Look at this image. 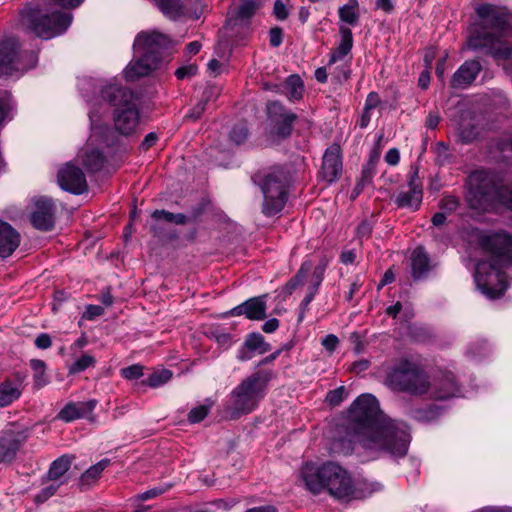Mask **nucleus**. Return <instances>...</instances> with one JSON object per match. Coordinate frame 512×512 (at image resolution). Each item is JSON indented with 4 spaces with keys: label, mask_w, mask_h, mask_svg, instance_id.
<instances>
[{
    "label": "nucleus",
    "mask_w": 512,
    "mask_h": 512,
    "mask_svg": "<svg viewBox=\"0 0 512 512\" xmlns=\"http://www.w3.org/2000/svg\"><path fill=\"white\" fill-rule=\"evenodd\" d=\"M399 160H400V153L397 148H391L387 151V153L385 155V161L389 165L394 166L399 163Z\"/></svg>",
    "instance_id": "nucleus-60"
},
{
    "label": "nucleus",
    "mask_w": 512,
    "mask_h": 512,
    "mask_svg": "<svg viewBox=\"0 0 512 512\" xmlns=\"http://www.w3.org/2000/svg\"><path fill=\"white\" fill-rule=\"evenodd\" d=\"M301 478L313 494L325 491L342 503L365 499L381 489L379 483L355 480L351 472L333 461L325 462L317 468L305 465L301 469Z\"/></svg>",
    "instance_id": "nucleus-2"
},
{
    "label": "nucleus",
    "mask_w": 512,
    "mask_h": 512,
    "mask_svg": "<svg viewBox=\"0 0 512 512\" xmlns=\"http://www.w3.org/2000/svg\"><path fill=\"white\" fill-rule=\"evenodd\" d=\"M329 259L326 256H323L317 266L313 270L311 283L315 285V287H320L323 279L325 271L328 267Z\"/></svg>",
    "instance_id": "nucleus-43"
},
{
    "label": "nucleus",
    "mask_w": 512,
    "mask_h": 512,
    "mask_svg": "<svg viewBox=\"0 0 512 512\" xmlns=\"http://www.w3.org/2000/svg\"><path fill=\"white\" fill-rule=\"evenodd\" d=\"M211 94V90H205L203 92L201 99L193 108L190 109V111L186 114L185 118L192 121L198 120L204 113Z\"/></svg>",
    "instance_id": "nucleus-39"
},
{
    "label": "nucleus",
    "mask_w": 512,
    "mask_h": 512,
    "mask_svg": "<svg viewBox=\"0 0 512 512\" xmlns=\"http://www.w3.org/2000/svg\"><path fill=\"white\" fill-rule=\"evenodd\" d=\"M158 63L150 61L146 56L139 55V59L130 62L124 70L127 81H135L140 77L148 75Z\"/></svg>",
    "instance_id": "nucleus-24"
},
{
    "label": "nucleus",
    "mask_w": 512,
    "mask_h": 512,
    "mask_svg": "<svg viewBox=\"0 0 512 512\" xmlns=\"http://www.w3.org/2000/svg\"><path fill=\"white\" fill-rule=\"evenodd\" d=\"M58 183L60 187L73 194H82L87 191L88 184L81 168L67 164L58 171Z\"/></svg>",
    "instance_id": "nucleus-17"
},
{
    "label": "nucleus",
    "mask_w": 512,
    "mask_h": 512,
    "mask_svg": "<svg viewBox=\"0 0 512 512\" xmlns=\"http://www.w3.org/2000/svg\"><path fill=\"white\" fill-rule=\"evenodd\" d=\"M376 161L377 159L370 158L368 163L362 169L360 181H363L366 184L371 183L375 173Z\"/></svg>",
    "instance_id": "nucleus-49"
},
{
    "label": "nucleus",
    "mask_w": 512,
    "mask_h": 512,
    "mask_svg": "<svg viewBox=\"0 0 512 512\" xmlns=\"http://www.w3.org/2000/svg\"><path fill=\"white\" fill-rule=\"evenodd\" d=\"M343 432L344 435L334 445L346 455L354 451L355 445L395 457H403L408 452V427L385 415L380 410L378 400L371 394H362L351 404Z\"/></svg>",
    "instance_id": "nucleus-1"
},
{
    "label": "nucleus",
    "mask_w": 512,
    "mask_h": 512,
    "mask_svg": "<svg viewBox=\"0 0 512 512\" xmlns=\"http://www.w3.org/2000/svg\"><path fill=\"white\" fill-rule=\"evenodd\" d=\"M356 259V253L354 250L343 251L340 255V261L345 264H352Z\"/></svg>",
    "instance_id": "nucleus-63"
},
{
    "label": "nucleus",
    "mask_w": 512,
    "mask_h": 512,
    "mask_svg": "<svg viewBox=\"0 0 512 512\" xmlns=\"http://www.w3.org/2000/svg\"><path fill=\"white\" fill-rule=\"evenodd\" d=\"M458 136L462 143L468 144L477 138L478 131L474 125H464L463 122H461L458 127Z\"/></svg>",
    "instance_id": "nucleus-41"
},
{
    "label": "nucleus",
    "mask_w": 512,
    "mask_h": 512,
    "mask_svg": "<svg viewBox=\"0 0 512 512\" xmlns=\"http://www.w3.org/2000/svg\"><path fill=\"white\" fill-rule=\"evenodd\" d=\"M358 1L357 0H349L347 4L341 6L338 10L339 18L341 21L355 26L359 21V14L357 12Z\"/></svg>",
    "instance_id": "nucleus-32"
},
{
    "label": "nucleus",
    "mask_w": 512,
    "mask_h": 512,
    "mask_svg": "<svg viewBox=\"0 0 512 512\" xmlns=\"http://www.w3.org/2000/svg\"><path fill=\"white\" fill-rule=\"evenodd\" d=\"M171 38L158 31L140 32L134 41L133 47L138 55L146 56L150 61L158 63L161 51L171 45Z\"/></svg>",
    "instance_id": "nucleus-12"
},
{
    "label": "nucleus",
    "mask_w": 512,
    "mask_h": 512,
    "mask_svg": "<svg viewBox=\"0 0 512 512\" xmlns=\"http://www.w3.org/2000/svg\"><path fill=\"white\" fill-rule=\"evenodd\" d=\"M21 391L17 384L5 381L0 385V407L10 405L14 400L18 399Z\"/></svg>",
    "instance_id": "nucleus-31"
},
{
    "label": "nucleus",
    "mask_w": 512,
    "mask_h": 512,
    "mask_svg": "<svg viewBox=\"0 0 512 512\" xmlns=\"http://www.w3.org/2000/svg\"><path fill=\"white\" fill-rule=\"evenodd\" d=\"M103 313H104L103 307H101L99 305H88L83 316L86 319L92 320L98 316H101Z\"/></svg>",
    "instance_id": "nucleus-55"
},
{
    "label": "nucleus",
    "mask_w": 512,
    "mask_h": 512,
    "mask_svg": "<svg viewBox=\"0 0 512 512\" xmlns=\"http://www.w3.org/2000/svg\"><path fill=\"white\" fill-rule=\"evenodd\" d=\"M56 208L51 199L41 197L34 201V210L30 221L34 228L41 231H50L55 225Z\"/></svg>",
    "instance_id": "nucleus-16"
},
{
    "label": "nucleus",
    "mask_w": 512,
    "mask_h": 512,
    "mask_svg": "<svg viewBox=\"0 0 512 512\" xmlns=\"http://www.w3.org/2000/svg\"><path fill=\"white\" fill-rule=\"evenodd\" d=\"M429 397L433 400H447L460 393L455 375L450 371H439L430 381Z\"/></svg>",
    "instance_id": "nucleus-15"
},
{
    "label": "nucleus",
    "mask_w": 512,
    "mask_h": 512,
    "mask_svg": "<svg viewBox=\"0 0 512 512\" xmlns=\"http://www.w3.org/2000/svg\"><path fill=\"white\" fill-rule=\"evenodd\" d=\"M72 16L66 12L42 14L37 8H26L21 12L23 28L42 39H51L63 34L71 24Z\"/></svg>",
    "instance_id": "nucleus-9"
},
{
    "label": "nucleus",
    "mask_w": 512,
    "mask_h": 512,
    "mask_svg": "<svg viewBox=\"0 0 512 512\" xmlns=\"http://www.w3.org/2000/svg\"><path fill=\"white\" fill-rule=\"evenodd\" d=\"M101 96L114 107L115 129L125 136L134 133L140 120L136 94L130 88L111 83L102 88Z\"/></svg>",
    "instance_id": "nucleus-6"
},
{
    "label": "nucleus",
    "mask_w": 512,
    "mask_h": 512,
    "mask_svg": "<svg viewBox=\"0 0 512 512\" xmlns=\"http://www.w3.org/2000/svg\"><path fill=\"white\" fill-rule=\"evenodd\" d=\"M104 162L105 157L98 149L86 151L83 155V165L91 172L100 171Z\"/></svg>",
    "instance_id": "nucleus-33"
},
{
    "label": "nucleus",
    "mask_w": 512,
    "mask_h": 512,
    "mask_svg": "<svg viewBox=\"0 0 512 512\" xmlns=\"http://www.w3.org/2000/svg\"><path fill=\"white\" fill-rule=\"evenodd\" d=\"M172 375L173 373L169 369L155 370L142 383L151 388H157L169 382Z\"/></svg>",
    "instance_id": "nucleus-34"
},
{
    "label": "nucleus",
    "mask_w": 512,
    "mask_h": 512,
    "mask_svg": "<svg viewBox=\"0 0 512 512\" xmlns=\"http://www.w3.org/2000/svg\"><path fill=\"white\" fill-rule=\"evenodd\" d=\"M323 347L329 351V352H333L338 343H339V340H338V337L334 334H329V335H326L322 341H321Z\"/></svg>",
    "instance_id": "nucleus-53"
},
{
    "label": "nucleus",
    "mask_w": 512,
    "mask_h": 512,
    "mask_svg": "<svg viewBox=\"0 0 512 512\" xmlns=\"http://www.w3.org/2000/svg\"><path fill=\"white\" fill-rule=\"evenodd\" d=\"M63 484H66V479L58 482V483H53L45 488H43L36 496H35V502L36 503H44L45 501H47L50 497H52L56 492L57 490L59 489V487Z\"/></svg>",
    "instance_id": "nucleus-44"
},
{
    "label": "nucleus",
    "mask_w": 512,
    "mask_h": 512,
    "mask_svg": "<svg viewBox=\"0 0 512 512\" xmlns=\"http://www.w3.org/2000/svg\"><path fill=\"white\" fill-rule=\"evenodd\" d=\"M482 66L477 60L465 61L452 75L450 86L453 89H465L469 87L478 74Z\"/></svg>",
    "instance_id": "nucleus-21"
},
{
    "label": "nucleus",
    "mask_w": 512,
    "mask_h": 512,
    "mask_svg": "<svg viewBox=\"0 0 512 512\" xmlns=\"http://www.w3.org/2000/svg\"><path fill=\"white\" fill-rule=\"evenodd\" d=\"M197 71V68L193 65H189V66H182V67H179L176 71H175V76L179 79V80H182L186 77H191L192 75H194Z\"/></svg>",
    "instance_id": "nucleus-56"
},
{
    "label": "nucleus",
    "mask_w": 512,
    "mask_h": 512,
    "mask_svg": "<svg viewBox=\"0 0 512 512\" xmlns=\"http://www.w3.org/2000/svg\"><path fill=\"white\" fill-rule=\"evenodd\" d=\"M95 359L91 355H82L70 368V373H79L93 366Z\"/></svg>",
    "instance_id": "nucleus-46"
},
{
    "label": "nucleus",
    "mask_w": 512,
    "mask_h": 512,
    "mask_svg": "<svg viewBox=\"0 0 512 512\" xmlns=\"http://www.w3.org/2000/svg\"><path fill=\"white\" fill-rule=\"evenodd\" d=\"M210 407V405L203 404L192 408L188 413V421L192 424L201 422L208 415Z\"/></svg>",
    "instance_id": "nucleus-45"
},
{
    "label": "nucleus",
    "mask_w": 512,
    "mask_h": 512,
    "mask_svg": "<svg viewBox=\"0 0 512 512\" xmlns=\"http://www.w3.org/2000/svg\"><path fill=\"white\" fill-rule=\"evenodd\" d=\"M158 140V136L156 135V133L154 132H151L149 134H147L145 136V138L143 139L140 147L143 149V150H148L150 147H152L153 145H155L156 141Z\"/></svg>",
    "instance_id": "nucleus-61"
},
{
    "label": "nucleus",
    "mask_w": 512,
    "mask_h": 512,
    "mask_svg": "<svg viewBox=\"0 0 512 512\" xmlns=\"http://www.w3.org/2000/svg\"><path fill=\"white\" fill-rule=\"evenodd\" d=\"M244 347L250 351L258 350L260 354L270 351L271 346L265 342L264 337L260 333H251L244 342Z\"/></svg>",
    "instance_id": "nucleus-35"
},
{
    "label": "nucleus",
    "mask_w": 512,
    "mask_h": 512,
    "mask_svg": "<svg viewBox=\"0 0 512 512\" xmlns=\"http://www.w3.org/2000/svg\"><path fill=\"white\" fill-rule=\"evenodd\" d=\"M34 343L39 349H48L52 345V340L49 334L41 333L36 337Z\"/></svg>",
    "instance_id": "nucleus-57"
},
{
    "label": "nucleus",
    "mask_w": 512,
    "mask_h": 512,
    "mask_svg": "<svg viewBox=\"0 0 512 512\" xmlns=\"http://www.w3.org/2000/svg\"><path fill=\"white\" fill-rule=\"evenodd\" d=\"M27 439L28 431L25 428L4 430L0 435V463H11Z\"/></svg>",
    "instance_id": "nucleus-14"
},
{
    "label": "nucleus",
    "mask_w": 512,
    "mask_h": 512,
    "mask_svg": "<svg viewBox=\"0 0 512 512\" xmlns=\"http://www.w3.org/2000/svg\"><path fill=\"white\" fill-rule=\"evenodd\" d=\"M342 173L341 148L337 144L328 147L323 155L320 176L328 184L336 181Z\"/></svg>",
    "instance_id": "nucleus-19"
},
{
    "label": "nucleus",
    "mask_w": 512,
    "mask_h": 512,
    "mask_svg": "<svg viewBox=\"0 0 512 512\" xmlns=\"http://www.w3.org/2000/svg\"><path fill=\"white\" fill-rule=\"evenodd\" d=\"M345 398V388L344 386H340L334 390H331L326 395V401L332 405H339Z\"/></svg>",
    "instance_id": "nucleus-48"
},
{
    "label": "nucleus",
    "mask_w": 512,
    "mask_h": 512,
    "mask_svg": "<svg viewBox=\"0 0 512 512\" xmlns=\"http://www.w3.org/2000/svg\"><path fill=\"white\" fill-rule=\"evenodd\" d=\"M274 377L270 370L257 371L242 380L231 392L230 419L252 412L265 396L266 387Z\"/></svg>",
    "instance_id": "nucleus-7"
},
{
    "label": "nucleus",
    "mask_w": 512,
    "mask_h": 512,
    "mask_svg": "<svg viewBox=\"0 0 512 512\" xmlns=\"http://www.w3.org/2000/svg\"><path fill=\"white\" fill-rule=\"evenodd\" d=\"M266 298V294L252 297L231 309L228 314L230 316L245 315L250 320H263L266 318Z\"/></svg>",
    "instance_id": "nucleus-20"
},
{
    "label": "nucleus",
    "mask_w": 512,
    "mask_h": 512,
    "mask_svg": "<svg viewBox=\"0 0 512 512\" xmlns=\"http://www.w3.org/2000/svg\"><path fill=\"white\" fill-rule=\"evenodd\" d=\"M269 41L272 47H279L283 41V30L280 27L271 28L269 31Z\"/></svg>",
    "instance_id": "nucleus-52"
},
{
    "label": "nucleus",
    "mask_w": 512,
    "mask_h": 512,
    "mask_svg": "<svg viewBox=\"0 0 512 512\" xmlns=\"http://www.w3.org/2000/svg\"><path fill=\"white\" fill-rule=\"evenodd\" d=\"M285 94L290 100H299L303 96L304 84L301 78L296 75H290L285 81Z\"/></svg>",
    "instance_id": "nucleus-30"
},
{
    "label": "nucleus",
    "mask_w": 512,
    "mask_h": 512,
    "mask_svg": "<svg viewBox=\"0 0 512 512\" xmlns=\"http://www.w3.org/2000/svg\"><path fill=\"white\" fill-rule=\"evenodd\" d=\"M259 8L257 0H244L238 8L237 18L241 21L249 20Z\"/></svg>",
    "instance_id": "nucleus-40"
},
{
    "label": "nucleus",
    "mask_w": 512,
    "mask_h": 512,
    "mask_svg": "<svg viewBox=\"0 0 512 512\" xmlns=\"http://www.w3.org/2000/svg\"><path fill=\"white\" fill-rule=\"evenodd\" d=\"M430 259L423 247H417L411 256V270L414 280L426 278L430 271Z\"/></svg>",
    "instance_id": "nucleus-25"
},
{
    "label": "nucleus",
    "mask_w": 512,
    "mask_h": 512,
    "mask_svg": "<svg viewBox=\"0 0 512 512\" xmlns=\"http://www.w3.org/2000/svg\"><path fill=\"white\" fill-rule=\"evenodd\" d=\"M151 217L156 221L164 220L166 222L175 223L177 225H185L189 221V218L183 213L174 214L164 209L155 210Z\"/></svg>",
    "instance_id": "nucleus-36"
},
{
    "label": "nucleus",
    "mask_w": 512,
    "mask_h": 512,
    "mask_svg": "<svg viewBox=\"0 0 512 512\" xmlns=\"http://www.w3.org/2000/svg\"><path fill=\"white\" fill-rule=\"evenodd\" d=\"M109 464V459H102L95 465L88 468L80 477V489H88L92 484H94L100 478L101 473L104 471L106 467H108Z\"/></svg>",
    "instance_id": "nucleus-28"
},
{
    "label": "nucleus",
    "mask_w": 512,
    "mask_h": 512,
    "mask_svg": "<svg viewBox=\"0 0 512 512\" xmlns=\"http://www.w3.org/2000/svg\"><path fill=\"white\" fill-rule=\"evenodd\" d=\"M278 327H279V320L276 318H271L263 324L262 330L265 333H273L278 329Z\"/></svg>",
    "instance_id": "nucleus-62"
},
{
    "label": "nucleus",
    "mask_w": 512,
    "mask_h": 512,
    "mask_svg": "<svg viewBox=\"0 0 512 512\" xmlns=\"http://www.w3.org/2000/svg\"><path fill=\"white\" fill-rule=\"evenodd\" d=\"M30 366H31L32 370L34 371V375H33L34 385L37 388H41L44 385H46L48 380H47V377L45 374V370H46L45 362L40 359H32L30 361Z\"/></svg>",
    "instance_id": "nucleus-38"
},
{
    "label": "nucleus",
    "mask_w": 512,
    "mask_h": 512,
    "mask_svg": "<svg viewBox=\"0 0 512 512\" xmlns=\"http://www.w3.org/2000/svg\"><path fill=\"white\" fill-rule=\"evenodd\" d=\"M468 352L472 356H484L487 352V344L486 342H477L474 344H471V346L468 349Z\"/></svg>",
    "instance_id": "nucleus-58"
},
{
    "label": "nucleus",
    "mask_w": 512,
    "mask_h": 512,
    "mask_svg": "<svg viewBox=\"0 0 512 512\" xmlns=\"http://www.w3.org/2000/svg\"><path fill=\"white\" fill-rule=\"evenodd\" d=\"M248 134V128L245 124H236L229 133V139L236 145H240L247 140Z\"/></svg>",
    "instance_id": "nucleus-42"
},
{
    "label": "nucleus",
    "mask_w": 512,
    "mask_h": 512,
    "mask_svg": "<svg viewBox=\"0 0 512 512\" xmlns=\"http://www.w3.org/2000/svg\"><path fill=\"white\" fill-rule=\"evenodd\" d=\"M466 188L465 201L470 209L490 212L498 205H504L512 211V183L502 185L495 173L473 171L467 177Z\"/></svg>",
    "instance_id": "nucleus-5"
},
{
    "label": "nucleus",
    "mask_w": 512,
    "mask_h": 512,
    "mask_svg": "<svg viewBox=\"0 0 512 512\" xmlns=\"http://www.w3.org/2000/svg\"><path fill=\"white\" fill-rule=\"evenodd\" d=\"M273 14L278 20H286L289 16V11L286 8V5L282 2V0H276L274 2Z\"/></svg>",
    "instance_id": "nucleus-51"
},
{
    "label": "nucleus",
    "mask_w": 512,
    "mask_h": 512,
    "mask_svg": "<svg viewBox=\"0 0 512 512\" xmlns=\"http://www.w3.org/2000/svg\"><path fill=\"white\" fill-rule=\"evenodd\" d=\"M443 408L436 404H430L422 408L411 409L409 414L412 419L422 422L429 423L435 421L442 414Z\"/></svg>",
    "instance_id": "nucleus-29"
},
{
    "label": "nucleus",
    "mask_w": 512,
    "mask_h": 512,
    "mask_svg": "<svg viewBox=\"0 0 512 512\" xmlns=\"http://www.w3.org/2000/svg\"><path fill=\"white\" fill-rule=\"evenodd\" d=\"M36 62V54L31 51L22 52L16 38L9 37L0 41V76L27 71L33 68Z\"/></svg>",
    "instance_id": "nucleus-10"
},
{
    "label": "nucleus",
    "mask_w": 512,
    "mask_h": 512,
    "mask_svg": "<svg viewBox=\"0 0 512 512\" xmlns=\"http://www.w3.org/2000/svg\"><path fill=\"white\" fill-rule=\"evenodd\" d=\"M478 244L492 263L477 264L475 282L484 295L499 298L508 288L507 275L499 267L512 266V235L504 231L481 234Z\"/></svg>",
    "instance_id": "nucleus-3"
},
{
    "label": "nucleus",
    "mask_w": 512,
    "mask_h": 512,
    "mask_svg": "<svg viewBox=\"0 0 512 512\" xmlns=\"http://www.w3.org/2000/svg\"><path fill=\"white\" fill-rule=\"evenodd\" d=\"M96 400L70 402L58 413V418L65 422L88 417L96 407Z\"/></svg>",
    "instance_id": "nucleus-22"
},
{
    "label": "nucleus",
    "mask_w": 512,
    "mask_h": 512,
    "mask_svg": "<svg viewBox=\"0 0 512 512\" xmlns=\"http://www.w3.org/2000/svg\"><path fill=\"white\" fill-rule=\"evenodd\" d=\"M408 186V191H402L396 195L394 203L398 208H409L416 211L419 209L423 198L422 184L418 177V168H415L410 174Z\"/></svg>",
    "instance_id": "nucleus-18"
},
{
    "label": "nucleus",
    "mask_w": 512,
    "mask_h": 512,
    "mask_svg": "<svg viewBox=\"0 0 512 512\" xmlns=\"http://www.w3.org/2000/svg\"><path fill=\"white\" fill-rule=\"evenodd\" d=\"M312 268L311 261H305L301 264L300 269L296 273L294 277H292L286 284L285 290L288 293H292V291L299 285H302L307 277V274L310 272Z\"/></svg>",
    "instance_id": "nucleus-37"
},
{
    "label": "nucleus",
    "mask_w": 512,
    "mask_h": 512,
    "mask_svg": "<svg viewBox=\"0 0 512 512\" xmlns=\"http://www.w3.org/2000/svg\"><path fill=\"white\" fill-rule=\"evenodd\" d=\"M121 376L127 380H136L143 376V366L134 364L121 369Z\"/></svg>",
    "instance_id": "nucleus-47"
},
{
    "label": "nucleus",
    "mask_w": 512,
    "mask_h": 512,
    "mask_svg": "<svg viewBox=\"0 0 512 512\" xmlns=\"http://www.w3.org/2000/svg\"><path fill=\"white\" fill-rule=\"evenodd\" d=\"M267 117L273 125L275 135L285 139L292 134L293 124L298 116L287 110L280 102L272 101L267 104Z\"/></svg>",
    "instance_id": "nucleus-13"
},
{
    "label": "nucleus",
    "mask_w": 512,
    "mask_h": 512,
    "mask_svg": "<svg viewBox=\"0 0 512 512\" xmlns=\"http://www.w3.org/2000/svg\"><path fill=\"white\" fill-rule=\"evenodd\" d=\"M286 183L285 171L280 167L274 168L265 175L261 190L264 195L262 212L266 216H273L284 208L287 202Z\"/></svg>",
    "instance_id": "nucleus-11"
},
{
    "label": "nucleus",
    "mask_w": 512,
    "mask_h": 512,
    "mask_svg": "<svg viewBox=\"0 0 512 512\" xmlns=\"http://www.w3.org/2000/svg\"><path fill=\"white\" fill-rule=\"evenodd\" d=\"M73 459L74 456L65 454L54 460L47 472V479L52 482H60L66 479L67 483L68 477L66 473L70 469Z\"/></svg>",
    "instance_id": "nucleus-26"
},
{
    "label": "nucleus",
    "mask_w": 512,
    "mask_h": 512,
    "mask_svg": "<svg viewBox=\"0 0 512 512\" xmlns=\"http://www.w3.org/2000/svg\"><path fill=\"white\" fill-rule=\"evenodd\" d=\"M478 22L468 36V47L483 50L495 59H508L512 48L503 40L510 28V14L505 7L482 4L476 8Z\"/></svg>",
    "instance_id": "nucleus-4"
},
{
    "label": "nucleus",
    "mask_w": 512,
    "mask_h": 512,
    "mask_svg": "<svg viewBox=\"0 0 512 512\" xmlns=\"http://www.w3.org/2000/svg\"><path fill=\"white\" fill-rule=\"evenodd\" d=\"M459 203L460 201L458 197L454 195H447L440 200L439 207L448 212H453L457 209Z\"/></svg>",
    "instance_id": "nucleus-50"
},
{
    "label": "nucleus",
    "mask_w": 512,
    "mask_h": 512,
    "mask_svg": "<svg viewBox=\"0 0 512 512\" xmlns=\"http://www.w3.org/2000/svg\"><path fill=\"white\" fill-rule=\"evenodd\" d=\"M385 385L394 392L423 396L430 390V379L424 368L408 359H401L386 374Z\"/></svg>",
    "instance_id": "nucleus-8"
},
{
    "label": "nucleus",
    "mask_w": 512,
    "mask_h": 512,
    "mask_svg": "<svg viewBox=\"0 0 512 512\" xmlns=\"http://www.w3.org/2000/svg\"><path fill=\"white\" fill-rule=\"evenodd\" d=\"M376 8L386 13H390L394 9L392 0H376Z\"/></svg>",
    "instance_id": "nucleus-64"
},
{
    "label": "nucleus",
    "mask_w": 512,
    "mask_h": 512,
    "mask_svg": "<svg viewBox=\"0 0 512 512\" xmlns=\"http://www.w3.org/2000/svg\"><path fill=\"white\" fill-rule=\"evenodd\" d=\"M20 244V234L7 222L0 219V256L9 257Z\"/></svg>",
    "instance_id": "nucleus-23"
},
{
    "label": "nucleus",
    "mask_w": 512,
    "mask_h": 512,
    "mask_svg": "<svg viewBox=\"0 0 512 512\" xmlns=\"http://www.w3.org/2000/svg\"><path fill=\"white\" fill-rule=\"evenodd\" d=\"M339 32L341 35V40L336 50L330 56L328 62L329 65L334 64L336 61L348 55L353 46V34L351 29L346 26H340Z\"/></svg>",
    "instance_id": "nucleus-27"
},
{
    "label": "nucleus",
    "mask_w": 512,
    "mask_h": 512,
    "mask_svg": "<svg viewBox=\"0 0 512 512\" xmlns=\"http://www.w3.org/2000/svg\"><path fill=\"white\" fill-rule=\"evenodd\" d=\"M372 233V225L369 221H362L357 227V236L360 239L369 238Z\"/></svg>",
    "instance_id": "nucleus-54"
},
{
    "label": "nucleus",
    "mask_w": 512,
    "mask_h": 512,
    "mask_svg": "<svg viewBox=\"0 0 512 512\" xmlns=\"http://www.w3.org/2000/svg\"><path fill=\"white\" fill-rule=\"evenodd\" d=\"M380 104V98L377 93L370 92L365 100L364 108L366 110H372Z\"/></svg>",
    "instance_id": "nucleus-59"
}]
</instances>
